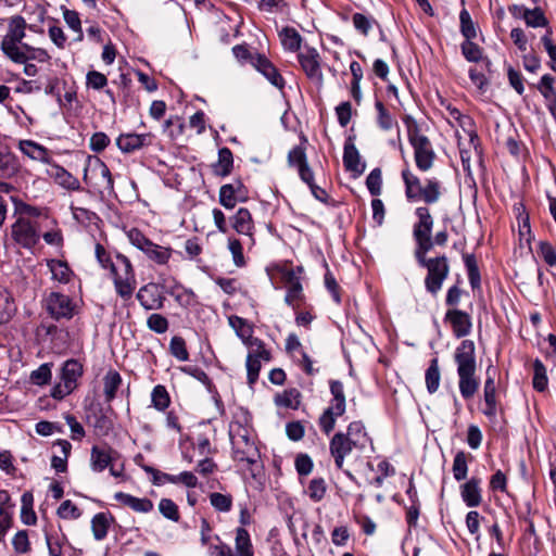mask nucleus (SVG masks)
<instances>
[{
  "label": "nucleus",
  "mask_w": 556,
  "mask_h": 556,
  "mask_svg": "<svg viewBox=\"0 0 556 556\" xmlns=\"http://www.w3.org/2000/svg\"><path fill=\"white\" fill-rule=\"evenodd\" d=\"M166 288L155 282H149L138 290L136 298L146 311H159L164 307Z\"/></svg>",
  "instance_id": "nucleus-13"
},
{
  "label": "nucleus",
  "mask_w": 556,
  "mask_h": 556,
  "mask_svg": "<svg viewBox=\"0 0 556 556\" xmlns=\"http://www.w3.org/2000/svg\"><path fill=\"white\" fill-rule=\"evenodd\" d=\"M414 151V161L418 170L421 173L429 172L437 160V153L434 151L431 140H419V142L412 146Z\"/></svg>",
  "instance_id": "nucleus-20"
},
{
  "label": "nucleus",
  "mask_w": 556,
  "mask_h": 556,
  "mask_svg": "<svg viewBox=\"0 0 556 556\" xmlns=\"http://www.w3.org/2000/svg\"><path fill=\"white\" fill-rule=\"evenodd\" d=\"M454 361L457 365L458 388L464 400L475 396L480 387L477 376L476 345L472 340L465 339L456 348Z\"/></svg>",
  "instance_id": "nucleus-2"
},
{
  "label": "nucleus",
  "mask_w": 556,
  "mask_h": 556,
  "mask_svg": "<svg viewBox=\"0 0 556 556\" xmlns=\"http://www.w3.org/2000/svg\"><path fill=\"white\" fill-rule=\"evenodd\" d=\"M155 136L152 132H122L115 140L116 147L124 154H132L153 144Z\"/></svg>",
  "instance_id": "nucleus-14"
},
{
  "label": "nucleus",
  "mask_w": 556,
  "mask_h": 556,
  "mask_svg": "<svg viewBox=\"0 0 556 556\" xmlns=\"http://www.w3.org/2000/svg\"><path fill=\"white\" fill-rule=\"evenodd\" d=\"M443 320L451 326L453 334L458 339L465 338L471 332L472 319L469 313L465 311L448 308Z\"/></svg>",
  "instance_id": "nucleus-17"
},
{
  "label": "nucleus",
  "mask_w": 556,
  "mask_h": 556,
  "mask_svg": "<svg viewBox=\"0 0 556 556\" xmlns=\"http://www.w3.org/2000/svg\"><path fill=\"white\" fill-rule=\"evenodd\" d=\"M279 37L285 50L289 52H298L301 49L303 39L294 27H283L279 33Z\"/></svg>",
  "instance_id": "nucleus-36"
},
{
  "label": "nucleus",
  "mask_w": 556,
  "mask_h": 556,
  "mask_svg": "<svg viewBox=\"0 0 556 556\" xmlns=\"http://www.w3.org/2000/svg\"><path fill=\"white\" fill-rule=\"evenodd\" d=\"M245 366L248 383L253 386L258 380L262 367L261 362L254 356V354H248Z\"/></svg>",
  "instance_id": "nucleus-63"
},
{
  "label": "nucleus",
  "mask_w": 556,
  "mask_h": 556,
  "mask_svg": "<svg viewBox=\"0 0 556 556\" xmlns=\"http://www.w3.org/2000/svg\"><path fill=\"white\" fill-rule=\"evenodd\" d=\"M301 393L298 389L291 388L288 390H285L281 395L277 397V404L292 409H298L300 406Z\"/></svg>",
  "instance_id": "nucleus-55"
},
{
  "label": "nucleus",
  "mask_w": 556,
  "mask_h": 556,
  "mask_svg": "<svg viewBox=\"0 0 556 556\" xmlns=\"http://www.w3.org/2000/svg\"><path fill=\"white\" fill-rule=\"evenodd\" d=\"M308 144V140L306 136L301 135L300 136V143L295 147H293L289 153H288V165L290 167L299 168L302 165L307 164V156H306V148Z\"/></svg>",
  "instance_id": "nucleus-37"
},
{
  "label": "nucleus",
  "mask_w": 556,
  "mask_h": 556,
  "mask_svg": "<svg viewBox=\"0 0 556 556\" xmlns=\"http://www.w3.org/2000/svg\"><path fill=\"white\" fill-rule=\"evenodd\" d=\"M212 170L218 177H227L232 173L233 154L229 148L223 147L218 150V160L212 165Z\"/></svg>",
  "instance_id": "nucleus-32"
},
{
  "label": "nucleus",
  "mask_w": 556,
  "mask_h": 556,
  "mask_svg": "<svg viewBox=\"0 0 556 556\" xmlns=\"http://www.w3.org/2000/svg\"><path fill=\"white\" fill-rule=\"evenodd\" d=\"M344 434L355 448H364L370 440L362 421H352Z\"/></svg>",
  "instance_id": "nucleus-35"
},
{
  "label": "nucleus",
  "mask_w": 556,
  "mask_h": 556,
  "mask_svg": "<svg viewBox=\"0 0 556 556\" xmlns=\"http://www.w3.org/2000/svg\"><path fill=\"white\" fill-rule=\"evenodd\" d=\"M114 521L115 519L110 513L96 514L91 519V531L94 540H104Z\"/></svg>",
  "instance_id": "nucleus-29"
},
{
  "label": "nucleus",
  "mask_w": 556,
  "mask_h": 556,
  "mask_svg": "<svg viewBox=\"0 0 556 556\" xmlns=\"http://www.w3.org/2000/svg\"><path fill=\"white\" fill-rule=\"evenodd\" d=\"M355 136H349L345 139L343 147V165L345 170L354 174V177L361 176L366 165L361 162V155L357 148L354 144Z\"/></svg>",
  "instance_id": "nucleus-21"
},
{
  "label": "nucleus",
  "mask_w": 556,
  "mask_h": 556,
  "mask_svg": "<svg viewBox=\"0 0 556 556\" xmlns=\"http://www.w3.org/2000/svg\"><path fill=\"white\" fill-rule=\"evenodd\" d=\"M16 312L11 293L0 287V325L9 323Z\"/></svg>",
  "instance_id": "nucleus-39"
},
{
  "label": "nucleus",
  "mask_w": 556,
  "mask_h": 556,
  "mask_svg": "<svg viewBox=\"0 0 556 556\" xmlns=\"http://www.w3.org/2000/svg\"><path fill=\"white\" fill-rule=\"evenodd\" d=\"M229 438L233 460L247 466L245 478L250 476L255 483L263 484L264 466L253 434L252 416L247 409L240 408V414L230 421Z\"/></svg>",
  "instance_id": "nucleus-1"
},
{
  "label": "nucleus",
  "mask_w": 556,
  "mask_h": 556,
  "mask_svg": "<svg viewBox=\"0 0 556 556\" xmlns=\"http://www.w3.org/2000/svg\"><path fill=\"white\" fill-rule=\"evenodd\" d=\"M231 228L239 235L248 236L254 244V220L247 207H240L236 214L229 217Z\"/></svg>",
  "instance_id": "nucleus-22"
},
{
  "label": "nucleus",
  "mask_w": 556,
  "mask_h": 556,
  "mask_svg": "<svg viewBox=\"0 0 556 556\" xmlns=\"http://www.w3.org/2000/svg\"><path fill=\"white\" fill-rule=\"evenodd\" d=\"M84 375V365L77 358L66 359L60 371V379L67 388L76 390L78 388V379Z\"/></svg>",
  "instance_id": "nucleus-23"
},
{
  "label": "nucleus",
  "mask_w": 556,
  "mask_h": 556,
  "mask_svg": "<svg viewBox=\"0 0 556 556\" xmlns=\"http://www.w3.org/2000/svg\"><path fill=\"white\" fill-rule=\"evenodd\" d=\"M403 122L406 126L407 139L410 146H415V143L419 142V140L428 139V137L422 134L420 125L413 116L405 115L403 117Z\"/></svg>",
  "instance_id": "nucleus-50"
},
{
  "label": "nucleus",
  "mask_w": 556,
  "mask_h": 556,
  "mask_svg": "<svg viewBox=\"0 0 556 556\" xmlns=\"http://www.w3.org/2000/svg\"><path fill=\"white\" fill-rule=\"evenodd\" d=\"M123 383L121 374L115 369H110L103 377V392L106 403H111L117 395V391Z\"/></svg>",
  "instance_id": "nucleus-34"
},
{
  "label": "nucleus",
  "mask_w": 556,
  "mask_h": 556,
  "mask_svg": "<svg viewBox=\"0 0 556 556\" xmlns=\"http://www.w3.org/2000/svg\"><path fill=\"white\" fill-rule=\"evenodd\" d=\"M55 180L58 184H60L62 187H64L67 190H79L80 184L79 180L74 177L70 172H67L62 166L56 165L55 167Z\"/></svg>",
  "instance_id": "nucleus-54"
},
{
  "label": "nucleus",
  "mask_w": 556,
  "mask_h": 556,
  "mask_svg": "<svg viewBox=\"0 0 556 556\" xmlns=\"http://www.w3.org/2000/svg\"><path fill=\"white\" fill-rule=\"evenodd\" d=\"M532 386H533V389L538 392H544L548 386L546 367L543 364V362L539 358H535L533 362Z\"/></svg>",
  "instance_id": "nucleus-43"
},
{
  "label": "nucleus",
  "mask_w": 556,
  "mask_h": 556,
  "mask_svg": "<svg viewBox=\"0 0 556 556\" xmlns=\"http://www.w3.org/2000/svg\"><path fill=\"white\" fill-rule=\"evenodd\" d=\"M47 313L55 321L62 319L70 320L75 315V304L73 300L61 292L53 291L45 299Z\"/></svg>",
  "instance_id": "nucleus-10"
},
{
  "label": "nucleus",
  "mask_w": 556,
  "mask_h": 556,
  "mask_svg": "<svg viewBox=\"0 0 556 556\" xmlns=\"http://www.w3.org/2000/svg\"><path fill=\"white\" fill-rule=\"evenodd\" d=\"M236 551L238 556H253L250 534L244 528L236 531Z\"/></svg>",
  "instance_id": "nucleus-52"
},
{
  "label": "nucleus",
  "mask_w": 556,
  "mask_h": 556,
  "mask_svg": "<svg viewBox=\"0 0 556 556\" xmlns=\"http://www.w3.org/2000/svg\"><path fill=\"white\" fill-rule=\"evenodd\" d=\"M352 23L355 27V29L363 36H368L371 27H372V24H378L377 21L371 17V16H367L363 13H354L352 15Z\"/></svg>",
  "instance_id": "nucleus-57"
},
{
  "label": "nucleus",
  "mask_w": 556,
  "mask_h": 556,
  "mask_svg": "<svg viewBox=\"0 0 556 556\" xmlns=\"http://www.w3.org/2000/svg\"><path fill=\"white\" fill-rule=\"evenodd\" d=\"M229 325L236 331V334L241 339L245 346H250V343L255 339L253 337L254 326L249 323L245 318L237 315H232L228 318Z\"/></svg>",
  "instance_id": "nucleus-30"
},
{
  "label": "nucleus",
  "mask_w": 556,
  "mask_h": 556,
  "mask_svg": "<svg viewBox=\"0 0 556 556\" xmlns=\"http://www.w3.org/2000/svg\"><path fill=\"white\" fill-rule=\"evenodd\" d=\"M147 257L159 265H165L168 263L173 250L172 248H165L151 242V247L143 252Z\"/></svg>",
  "instance_id": "nucleus-45"
},
{
  "label": "nucleus",
  "mask_w": 556,
  "mask_h": 556,
  "mask_svg": "<svg viewBox=\"0 0 556 556\" xmlns=\"http://www.w3.org/2000/svg\"><path fill=\"white\" fill-rule=\"evenodd\" d=\"M114 497L124 506L137 513H149L153 509L152 501L146 497L139 498L124 492H117Z\"/></svg>",
  "instance_id": "nucleus-33"
},
{
  "label": "nucleus",
  "mask_w": 556,
  "mask_h": 556,
  "mask_svg": "<svg viewBox=\"0 0 556 556\" xmlns=\"http://www.w3.org/2000/svg\"><path fill=\"white\" fill-rule=\"evenodd\" d=\"M425 379H426V387H427L428 392L430 394L435 393L440 387V381H441V374H440L438 357H433L430 361L429 366L426 370Z\"/></svg>",
  "instance_id": "nucleus-42"
},
{
  "label": "nucleus",
  "mask_w": 556,
  "mask_h": 556,
  "mask_svg": "<svg viewBox=\"0 0 556 556\" xmlns=\"http://www.w3.org/2000/svg\"><path fill=\"white\" fill-rule=\"evenodd\" d=\"M27 28L26 21L21 15H14L9 21L8 33L1 41V51L12 62H23L25 60L20 43L25 38V29ZM30 30H35L33 25H29Z\"/></svg>",
  "instance_id": "nucleus-5"
},
{
  "label": "nucleus",
  "mask_w": 556,
  "mask_h": 556,
  "mask_svg": "<svg viewBox=\"0 0 556 556\" xmlns=\"http://www.w3.org/2000/svg\"><path fill=\"white\" fill-rule=\"evenodd\" d=\"M463 261L467 270L468 280L471 289H480L481 287V275L475 254L463 253Z\"/></svg>",
  "instance_id": "nucleus-38"
},
{
  "label": "nucleus",
  "mask_w": 556,
  "mask_h": 556,
  "mask_svg": "<svg viewBox=\"0 0 556 556\" xmlns=\"http://www.w3.org/2000/svg\"><path fill=\"white\" fill-rule=\"evenodd\" d=\"M252 66L260 72L273 86L279 90H283L286 80L275 64L265 55L255 52Z\"/></svg>",
  "instance_id": "nucleus-19"
},
{
  "label": "nucleus",
  "mask_w": 556,
  "mask_h": 556,
  "mask_svg": "<svg viewBox=\"0 0 556 556\" xmlns=\"http://www.w3.org/2000/svg\"><path fill=\"white\" fill-rule=\"evenodd\" d=\"M459 30L465 40L477 38L476 24L473 23L470 13L465 8H463L459 13Z\"/></svg>",
  "instance_id": "nucleus-51"
},
{
  "label": "nucleus",
  "mask_w": 556,
  "mask_h": 556,
  "mask_svg": "<svg viewBox=\"0 0 556 556\" xmlns=\"http://www.w3.org/2000/svg\"><path fill=\"white\" fill-rule=\"evenodd\" d=\"M375 108L377 110V124L382 130H390L394 125H397L394 117L384 106L383 102L380 100H376Z\"/></svg>",
  "instance_id": "nucleus-53"
},
{
  "label": "nucleus",
  "mask_w": 556,
  "mask_h": 556,
  "mask_svg": "<svg viewBox=\"0 0 556 556\" xmlns=\"http://www.w3.org/2000/svg\"><path fill=\"white\" fill-rule=\"evenodd\" d=\"M298 61L306 77L320 88L324 85V75L320 67V55L313 47H306L304 52L298 53Z\"/></svg>",
  "instance_id": "nucleus-12"
},
{
  "label": "nucleus",
  "mask_w": 556,
  "mask_h": 556,
  "mask_svg": "<svg viewBox=\"0 0 556 556\" xmlns=\"http://www.w3.org/2000/svg\"><path fill=\"white\" fill-rule=\"evenodd\" d=\"M456 122L459 126L467 131L469 136V143L473 147L475 152L478 154L480 162H483V148L481 144L480 137L475 130V121L469 115L460 114V118H457Z\"/></svg>",
  "instance_id": "nucleus-31"
},
{
  "label": "nucleus",
  "mask_w": 556,
  "mask_h": 556,
  "mask_svg": "<svg viewBox=\"0 0 556 556\" xmlns=\"http://www.w3.org/2000/svg\"><path fill=\"white\" fill-rule=\"evenodd\" d=\"M491 366L486 369V377L483 386V399H484V408L482 409V414L489 419L494 420L497 413H503V407L497 400V387L495 383L494 376H491Z\"/></svg>",
  "instance_id": "nucleus-16"
},
{
  "label": "nucleus",
  "mask_w": 556,
  "mask_h": 556,
  "mask_svg": "<svg viewBox=\"0 0 556 556\" xmlns=\"http://www.w3.org/2000/svg\"><path fill=\"white\" fill-rule=\"evenodd\" d=\"M165 292L173 296L177 304L184 308L193 307L199 304L197 294L178 281L174 280V283L167 287Z\"/></svg>",
  "instance_id": "nucleus-25"
},
{
  "label": "nucleus",
  "mask_w": 556,
  "mask_h": 556,
  "mask_svg": "<svg viewBox=\"0 0 556 556\" xmlns=\"http://www.w3.org/2000/svg\"><path fill=\"white\" fill-rule=\"evenodd\" d=\"M460 51L468 62L480 63V60H483V48L473 42V39L464 40L460 43Z\"/></svg>",
  "instance_id": "nucleus-46"
},
{
  "label": "nucleus",
  "mask_w": 556,
  "mask_h": 556,
  "mask_svg": "<svg viewBox=\"0 0 556 556\" xmlns=\"http://www.w3.org/2000/svg\"><path fill=\"white\" fill-rule=\"evenodd\" d=\"M429 252L414 255L417 264L427 269L425 277V289L433 296L441 291L442 286L450 275L451 266L445 254L428 257Z\"/></svg>",
  "instance_id": "nucleus-4"
},
{
  "label": "nucleus",
  "mask_w": 556,
  "mask_h": 556,
  "mask_svg": "<svg viewBox=\"0 0 556 556\" xmlns=\"http://www.w3.org/2000/svg\"><path fill=\"white\" fill-rule=\"evenodd\" d=\"M556 78L551 74H545L541 77L539 84L535 88L540 91L543 98L548 102V104L556 103V90L555 85Z\"/></svg>",
  "instance_id": "nucleus-44"
},
{
  "label": "nucleus",
  "mask_w": 556,
  "mask_h": 556,
  "mask_svg": "<svg viewBox=\"0 0 556 556\" xmlns=\"http://www.w3.org/2000/svg\"><path fill=\"white\" fill-rule=\"evenodd\" d=\"M18 148L23 154H25L31 160L39 161L45 164L51 163L49 150L46 147L33 140H21L18 143Z\"/></svg>",
  "instance_id": "nucleus-28"
},
{
  "label": "nucleus",
  "mask_w": 556,
  "mask_h": 556,
  "mask_svg": "<svg viewBox=\"0 0 556 556\" xmlns=\"http://www.w3.org/2000/svg\"><path fill=\"white\" fill-rule=\"evenodd\" d=\"M12 240L23 249H34L39 240L40 233L36 223L18 217L11 226Z\"/></svg>",
  "instance_id": "nucleus-9"
},
{
  "label": "nucleus",
  "mask_w": 556,
  "mask_h": 556,
  "mask_svg": "<svg viewBox=\"0 0 556 556\" xmlns=\"http://www.w3.org/2000/svg\"><path fill=\"white\" fill-rule=\"evenodd\" d=\"M305 295L303 293V287L301 282L292 283V286H288L287 292L285 295V303L292 307V309L296 311L300 305L304 302Z\"/></svg>",
  "instance_id": "nucleus-48"
},
{
  "label": "nucleus",
  "mask_w": 556,
  "mask_h": 556,
  "mask_svg": "<svg viewBox=\"0 0 556 556\" xmlns=\"http://www.w3.org/2000/svg\"><path fill=\"white\" fill-rule=\"evenodd\" d=\"M89 164L85 168L84 181L89 184V175L91 173V179H96L93 186L100 191H113L114 180L109 166L99 157L94 156L91 163V156L88 157Z\"/></svg>",
  "instance_id": "nucleus-11"
},
{
  "label": "nucleus",
  "mask_w": 556,
  "mask_h": 556,
  "mask_svg": "<svg viewBox=\"0 0 556 556\" xmlns=\"http://www.w3.org/2000/svg\"><path fill=\"white\" fill-rule=\"evenodd\" d=\"M21 163L8 146H0V178L10 179L18 174Z\"/></svg>",
  "instance_id": "nucleus-24"
},
{
  "label": "nucleus",
  "mask_w": 556,
  "mask_h": 556,
  "mask_svg": "<svg viewBox=\"0 0 556 556\" xmlns=\"http://www.w3.org/2000/svg\"><path fill=\"white\" fill-rule=\"evenodd\" d=\"M248 199L249 190L240 178L219 188L218 202L226 210H232L238 202H245Z\"/></svg>",
  "instance_id": "nucleus-15"
},
{
  "label": "nucleus",
  "mask_w": 556,
  "mask_h": 556,
  "mask_svg": "<svg viewBox=\"0 0 556 556\" xmlns=\"http://www.w3.org/2000/svg\"><path fill=\"white\" fill-rule=\"evenodd\" d=\"M405 495L408 503H406L405 498H403L400 494H395L393 498L404 505L406 509V521L409 527H415L419 517L420 507L416 489H406Z\"/></svg>",
  "instance_id": "nucleus-27"
},
{
  "label": "nucleus",
  "mask_w": 556,
  "mask_h": 556,
  "mask_svg": "<svg viewBox=\"0 0 556 556\" xmlns=\"http://www.w3.org/2000/svg\"><path fill=\"white\" fill-rule=\"evenodd\" d=\"M170 395L163 384H156L151 392V406L159 412H165L170 406Z\"/></svg>",
  "instance_id": "nucleus-40"
},
{
  "label": "nucleus",
  "mask_w": 556,
  "mask_h": 556,
  "mask_svg": "<svg viewBox=\"0 0 556 556\" xmlns=\"http://www.w3.org/2000/svg\"><path fill=\"white\" fill-rule=\"evenodd\" d=\"M159 510L164 518L170 521L178 522L180 520L178 506L169 498H162L160 501Z\"/></svg>",
  "instance_id": "nucleus-59"
},
{
  "label": "nucleus",
  "mask_w": 556,
  "mask_h": 556,
  "mask_svg": "<svg viewBox=\"0 0 556 556\" xmlns=\"http://www.w3.org/2000/svg\"><path fill=\"white\" fill-rule=\"evenodd\" d=\"M111 463L110 454L98 446L91 448V464L94 470L102 471Z\"/></svg>",
  "instance_id": "nucleus-58"
},
{
  "label": "nucleus",
  "mask_w": 556,
  "mask_h": 556,
  "mask_svg": "<svg viewBox=\"0 0 556 556\" xmlns=\"http://www.w3.org/2000/svg\"><path fill=\"white\" fill-rule=\"evenodd\" d=\"M52 363H43L37 369L33 370L29 376L30 383L35 386L50 384L52 379Z\"/></svg>",
  "instance_id": "nucleus-47"
},
{
  "label": "nucleus",
  "mask_w": 556,
  "mask_h": 556,
  "mask_svg": "<svg viewBox=\"0 0 556 556\" xmlns=\"http://www.w3.org/2000/svg\"><path fill=\"white\" fill-rule=\"evenodd\" d=\"M416 223L413 225V238L415 241L414 255L430 252L432 243V229L434 219L428 206L415 208Z\"/></svg>",
  "instance_id": "nucleus-8"
},
{
  "label": "nucleus",
  "mask_w": 556,
  "mask_h": 556,
  "mask_svg": "<svg viewBox=\"0 0 556 556\" xmlns=\"http://www.w3.org/2000/svg\"><path fill=\"white\" fill-rule=\"evenodd\" d=\"M147 326L151 331L162 334L168 330L169 323L165 316L157 313H153L148 317Z\"/></svg>",
  "instance_id": "nucleus-62"
},
{
  "label": "nucleus",
  "mask_w": 556,
  "mask_h": 556,
  "mask_svg": "<svg viewBox=\"0 0 556 556\" xmlns=\"http://www.w3.org/2000/svg\"><path fill=\"white\" fill-rule=\"evenodd\" d=\"M539 253L548 266H556V249L553 247L551 242L540 241Z\"/></svg>",
  "instance_id": "nucleus-64"
},
{
  "label": "nucleus",
  "mask_w": 556,
  "mask_h": 556,
  "mask_svg": "<svg viewBox=\"0 0 556 556\" xmlns=\"http://www.w3.org/2000/svg\"><path fill=\"white\" fill-rule=\"evenodd\" d=\"M170 354L180 362L189 359V352L187 350L186 341L180 336H174L169 342Z\"/></svg>",
  "instance_id": "nucleus-56"
},
{
  "label": "nucleus",
  "mask_w": 556,
  "mask_h": 556,
  "mask_svg": "<svg viewBox=\"0 0 556 556\" xmlns=\"http://www.w3.org/2000/svg\"><path fill=\"white\" fill-rule=\"evenodd\" d=\"M228 249L232 255V261L237 267H244L247 261L243 254V247L239 239L235 237L228 238Z\"/></svg>",
  "instance_id": "nucleus-60"
},
{
  "label": "nucleus",
  "mask_w": 556,
  "mask_h": 556,
  "mask_svg": "<svg viewBox=\"0 0 556 556\" xmlns=\"http://www.w3.org/2000/svg\"><path fill=\"white\" fill-rule=\"evenodd\" d=\"M48 267L52 273V278L61 283H68L73 275V270L70 268L65 261L50 260L48 261Z\"/></svg>",
  "instance_id": "nucleus-41"
},
{
  "label": "nucleus",
  "mask_w": 556,
  "mask_h": 556,
  "mask_svg": "<svg viewBox=\"0 0 556 556\" xmlns=\"http://www.w3.org/2000/svg\"><path fill=\"white\" fill-rule=\"evenodd\" d=\"M522 18L529 27L536 28L548 26V20L540 7L523 10Z\"/></svg>",
  "instance_id": "nucleus-49"
},
{
  "label": "nucleus",
  "mask_w": 556,
  "mask_h": 556,
  "mask_svg": "<svg viewBox=\"0 0 556 556\" xmlns=\"http://www.w3.org/2000/svg\"><path fill=\"white\" fill-rule=\"evenodd\" d=\"M454 478L457 481H460L466 478L467 475V454L464 451H459L456 453L453 460L452 468Z\"/></svg>",
  "instance_id": "nucleus-61"
},
{
  "label": "nucleus",
  "mask_w": 556,
  "mask_h": 556,
  "mask_svg": "<svg viewBox=\"0 0 556 556\" xmlns=\"http://www.w3.org/2000/svg\"><path fill=\"white\" fill-rule=\"evenodd\" d=\"M401 177L408 202L422 201L425 204L430 205L437 203L443 194V186L438 178H426L422 184L421 179L409 169L407 164L402 169Z\"/></svg>",
  "instance_id": "nucleus-3"
},
{
  "label": "nucleus",
  "mask_w": 556,
  "mask_h": 556,
  "mask_svg": "<svg viewBox=\"0 0 556 556\" xmlns=\"http://www.w3.org/2000/svg\"><path fill=\"white\" fill-rule=\"evenodd\" d=\"M114 271H110L116 293L125 301L131 299L137 281L130 260L117 253L114 262Z\"/></svg>",
  "instance_id": "nucleus-7"
},
{
  "label": "nucleus",
  "mask_w": 556,
  "mask_h": 556,
  "mask_svg": "<svg viewBox=\"0 0 556 556\" xmlns=\"http://www.w3.org/2000/svg\"><path fill=\"white\" fill-rule=\"evenodd\" d=\"M330 454L334 458L336 466L341 468L344 457L355 448L343 432H337L330 440Z\"/></svg>",
  "instance_id": "nucleus-26"
},
{
  "label": "nucleus",
  "mask_w": 556,
  "mask_h": 556,
  "mask_svg": "<svg viewBox=\"0 0 556 556\" xmlns=\"http://www.w3.org/2000/svg\"><path fill=\"white\" fill-rule=\"evenodd\" d=\"M144 470L150 473V481L155 485H162L166 483H181L185 486H197L198 479L191 471H182L178 475H169L149 466L144 467Z\"/></svg>",
  "instance_id": "nucleus-18"
},
{
  "label": "nucleus",
  "mask_w": 556,
  "mask_h": 556,
  "mask_svg": "<svg viewBox=\"0 0 556 556\" xmlns=\"http://www.w3.org/2000/svg\"><path fill=\"white\" fill-rule=\"evenodd\" d=\"M329 387L332 400L318 419L320 430L327 435L334 429L337 417L342 416L346 409L343 383L339 380H330Z\"/></svg>",
  "instance_id": "nucleus-6"
}]
</instances>
